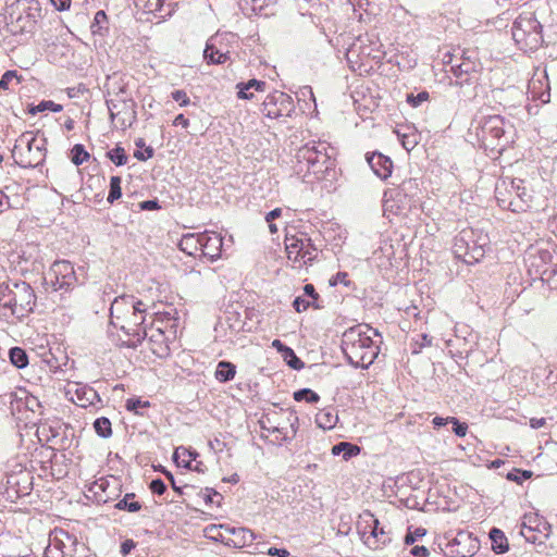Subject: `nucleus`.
Returning a JSON list of instances; mask_svg holds the SVG:
<instances>
[{
	"mask_svg": "<svg viewBox=\"0 0 557 557\" xmlns=\"http://www.w3.org/2000/svg\"><path fill=\"white\" fill-rule=\"evenodd\" d=\"M108 158L117 166L124 165L127 162V156L124 148L116 146L107 152Z\"/></svg>",
	"mask_w": 557,
	"mask_h": 557,
	"instance_id": "obj_38",
	"label": "nucleus"
},
{
	"mask_svg": "<svg viewBox=\"0 0 557 557\" xmlns=\"http://www.w3.org/2000/svg\"><path fill=\"white\" fill-rule=\"evenodd\" d=\"M490 539L492 541V549L496 554H504L509 549L507 537L502 530L493 528L490 532Z\"/></svg>",
	"mask_w": 557,
	"mask_h": 557,
	"instance_id": "obj_26",
	"label": "nucleus"
},
{
	"mask_svg": "<svg viewBox=\"0 0 557 557\" xmlns=\"http://www.w3.org/2000/svg\"><path fill=\"white\" fill-rule=\"evenodd\" d=\"M223 247V239L220 234L215 232L205 231L201 233V249L202 257L210 261H215L221 257Z\"/></svg>",
	"mask_w": 557,
	"mask_h": 557,
	"instance_id": "obj_14",
	"label": "nucleus"
},
{
	"mask_svg": "<svg viewBox=\"0 0 557 557\" xmlns=\"http://www.w3.org/2000/svg\"><path fill=\"white\" fill-rule=\"evenodd\" d=\"M449 423L453 424V431L457 436L462 437L467 434V431H468L467 423L460 422L458 419H456L454 417L450 418Z\"/></svg>",
	"mask_w": 557,
	"mask_h": 557,
	"instance_id": "obj_47",
	"label": "nucleus"
},
{
	"mask_svg": "<svg viewBox=\"0 0 557 557\" xmlns=\"http://www.w3.org/2000/svg\"><path fill=\"white\" fill-rule=\"evenodd\" d=\"M135 494L129 493L126 494L123 499L119 500L115 505L116 509L127 510L129 512H137L141 509V504L139 502L134 500Z\"/></svg>",
	"mask_w": 557,
	"mask_h": 557,
	"instance_id": "obj_30",
	"label": "nucleus"
},
{
	"mask_svg": "<svg viewBox=\"0 0 557 557\" xmlns=\"http://www.w3.org/2000/svg\"><path fill=\"white\" fill-rule=\"evenodd\" d=\"M110 117L121 129L131 127L136 121V103L133 99L107 101Z\"/></svg>",
	"mask_w": 557,
	"mask_h": 557,
	"instance_id": "obj_10",
	"label": "nucleus"
},
{
	"mask_svg": "<svg viewBox=\"0 0 557 557\" xmlns=\"http://www.w3.org/2000/svg\"><path fill=\"white\" fill-rule=\"evenodd\" d=\"M17 79V75L15 71H7L0 78V89L7 90L9 89L10 84Z\"/></svg>",
	"mask_w": 557,
	"mask_h": 557,
	"instance_id": "obj_48",
	"label": "nucleus"
},
{
	"mask_svg": "<svg viewBox=\"0 0 557 557\" xmlns=\"http://www.w3.org/2000/svg\"><path fill=\"white\" fill-rule=\"evenodd\" d=\"M282 357L284 361L295 370H300L305 367V363L296 356L290 347L283 350Z\"/></svg>",
	"mask_w": 557,
	"mask_h": 557,
	"instance_id": "obj_36",
	"label": "nucleus"
},
{
	"mask_svg": "<svg viewBox=\"0 0 557 557\" xmlns=\"http://www.w3.org/2000/svg\"><path fill=\"white\" fill-rule=\"evenodd\" d=\"M377 331L368 325H357L346 330L342 337V350L348 362L355 368L368 369L380 352V347L368 334Z\"/></svg>",
	"mask_w": 557,
	"mask_h": 557,
	"instance_id": "obj_2",
	"label": "nucleus"
},
{
	"mask_svg": "<svg viewBox=\"0 0 557 557\" xmlns=\"http://www.w3.org/2000/svg\"><path fill=\"white\" fill-rule=\"evenodd\" d=\"M30 479L29 473L26 471H21L18 475L10 474L7 476V485L10 487H15L20 485L21 480L23 482H27Z\"/></svg>",
	"mask_w": 557,
	"mask_h": 557,
	"instance_id": "obj_44",
	"label": "nucleus"
},
{
	"mask_svg": "<svg viewBox=\"0 0 557 557\" xmlns=\"http://www.w3.org/2000/svg\"><path fill=\"white\" fill-rule=\"evenodd\" d=\"M511 32L518 44L527 41V45L536 46L542 41V25L531 12L520 14L513 22Z\"/></svg>",
	"mask_w": 557,
	"mask_h": 557,
	"instance_id": "obj_8",
	"label": "nucleus"
},
{
	"mask_svg": "<svg viewBox=\"0 0 557 557\" xmlns=\"http://www.w3.org/2000/svg\"><path fill=\"white\" fill-rule=\"evenodd\" d=\"M149 488L157 495H162L166 491V485L161 479H154L150 482Z\"/></svg>",
	"mask_w": 557,
	"mask_h": 557,
	"instance_id": "obj_51",
	"label": "nucleus"
},
{
	"mask_svg": "<svg viewBox=\"0 0 557 557\" xmlns=\"http://www.w3.org/2000/svg\"><path fill=\"white\" fill-rule=\"evenodd\" d=\"M310 306V302L302 297H296L293 307L297 312L305 311Z\"/></svg>",
	"mask_w": 557,
	"mask_h": 557,
	"instance_id": "obj_55",
	"label": "nucleus"
},
{
	"mask_svg": "<svg viewBox=\"0 0 557 557\" xmlns=\"http://www.w3.org/2000/svg\"><path fill=\"white\" fill-rule=\"evenodd\" d=\"M347 276L348 274L346 272H338L331 281V285H336V284H345V285H348V281H347Z\"/></svg>",
	"mask_w": 557,
	"mask_h": 557,
	"instance_id": "obj_61",
	"label": "nucleus"
},
{
	"mask_svg": "<svg viewBox=\"0 0 557 557\" xmlns=\"http://www.w3.org/2000/svg\"><path fill=\"white\" fill-rule=\"evenodd\" d=\"M172 98H173V100L178 102L181 107H186V106H188L190 103V99L187 96V94L184 90H181V89L174 90L172 92Z\"/></svg>",
	"mask_w": 557,
	"mask_h": 557,
	"instance_id": "obj_50",
	"label": "nucleus"
},
{
	"mask_svg": "<svg viewBox=\"0 0 557 557\" xmlns=\"http://www.w3.org/2000/svg\"><path fill=\"white\" fill-rule=\"evenodd\" d=\"M178 247L189 256H197L201 249V233L184 234L178 243Z\"/></svg>",
	"mask_w": 557,
	"mask_h": 557,
	"instance_id": "obj_19",
	"label": "nucleus"
},
{
	"mask_svg": "<svg viewBox=\"0 0 557 557\" xmlns=\"http://www.w3.org/2000/svg\"><path fill=\"white\" fill-rule=\"evenodd\" d=\"M36 295L32 286L23 281H8L0 284V307L11 315L22 319L33 312Z\"/></svg>",
	"mask_w": 557,
	"mask_h": 557,
	"instance_id": "obj_4",
	"label": "nucleus"
},
{
	"mask_svg": "<svg viewBox=\"0 0 557 557\" xmlns=\"http://www.w3.org/2000/svg\"><path fill=\"white\" fill-rule=\"evenodd\" d=\"M530 476H531V472L527 471V470H524V471L516 470L515 472H509L507 474L508 480L517 482V483H522L523 480H527Z\"/></svg>",
	"mask_w": 557,
	"mask_h": 557,
	"instance_id": "obj_49",
	"label": "nucleus"
},
{
	"mask_svg": "<svg viewBox=\"0 0 557 557\" xmlns=\"http://www.w3.org/2000/svg\"><path fill=\"white\" fill-rule=\"evenodd\" d=\"M134 157L139 161H146L153 157V149H152V147L149 146V147H145L144 151L136 150L134 152Z\"/></svg>",
	"mask_w": 557,
	"mask_h": 557,
	"instance_id": "obj_54",
	"label": "nucleus"
},
{
	"mask_svg": "<svg viewBox=\"0 0 557 557\" xmlns=\"http://www.w3.org/2000/svg\"><path fill=\"white\" fill-rule=\"evenodd\" d=\"M294 399L296 401L305 400L307 403L314 404L320 400V396L310 388H301L294 393Z\"/></svg>",
	"mask_w": 557,
	"mask_h": 557,
	"instance_id": "obj_34",
	"label": "nucleus"
},
{
	"mask_svg": "<svg viewBox=\"0 0 557 557\" xmlns=\"http://www.w3.org/2000/svg\"><path fill=\"white\" fill-rule=\"evenodd\" d=\"M173 125L178 126L181 125L183 128H187L189 126V120L184 116V114H178L174 121Z\"/></svg>",
	"mask_w": 557,
	"mask_h": 557,
	"instance_id": "obj_64",
	"label": "nucleus"
},
{
	"mask_svg": "<svg viewBox=\"0 0 557 557\" xmlns=\"http://www.w3.org/2000/svg\"><path fill=\"white\" fill-rule=\"evenodd\" d=\"M317 249L313 247L311 239L306 237L304 238V250H301V256H299V265L307 264L311 262L315 258Z\"/></svg>",
	"mask_w": 557,
	"mask_h": 557,
	"instance_id": "obj_32",
	"label": "nucleus"
},
{
	"mask_svg": "<svg viewBox=\"0 0 557 557\" xmlns=\"http://www.w3.org/2000/svg\"><path fill=\"white\" fill-rule=\"evenodd\" d=\"M512 196V189L510 188L508 180L504 178L496 183L495 197L502 208L511 210L515 206V199L511 198Z\"/></svg>",
	"mask_w": 557,
	"mask_h": 557,
	"instance_id": "obj_18",
	"label": "nucleus"
},
{
	"mask_svg": "<svg viewBox=\"0 0 557 557\" xmlns=\"http://www.w3.org/2000/svg\"><path fill=\"white\" fill-rule=\"evenodd\" d=\"M136 547V543L133 541V540H125L122 544H121V554L123 556H126L128 555L132 549H134Z\"/></svg>",
	"mask_w": 557,
	"mask_h": 557,
	"instance_id": "obj_59",
	"label": "nucleus"
},
{
	"mask_svg": "<svg viewBox=\"0 0 557 557\" xmlns=\"http://www.w3.org/2000/svg\"><path fill=\"white\" fill-rule=\"evenodd\" d=\"M532 516H524L522 522L519 524V534L529 543H536L540 540L539 533L535 528L530 525Z\"/></svg>",
	"mask_w": 557,
	"mask_h": 557,
	"instance_id": "obj_27",
	"label": "nucleus"
},
{
	"mask_svg": "<svg viewBox=\"0 0 557 557\" xmlns=\"http://www.w3.org/2000/svg\"><path fill=\"white\" fill-rule=\"evenodd\" d=\"M62 109H63L62 106L59 104V103H55V102H53L51 100H44L38 106L32 108L29 110V112L32 114H36L38 112H42V111H46V110H50L52 112H60V111H62Z\"/></svg>",
	"mask_w": 557,
	"mask_h": 557,
	"instance_id": "obj_39",
	"label": "nucleus"
},
{
	"mask_svg": "<svg viewBox=\"0 0 557 557\" xmlns=\"http://www.w3.org/2000/svg\"><path fill=\"white\" fill-rule=\"evenodd\" d=\"M425 534V530L418 528L414 530V533L408 532L405 536V543L407 545H411L416 542L417 537H421Z\"/></svg>",
	"mask_w": 557,
	"mask_h": 557,
	"instance_id": "obj_53",
	"label": "nucleus"
},
{
	"mask_svg": "<svg viewBox=\"0 0 557 557\" xmlns=\"http://www.w3.org/2000/svg\"><path fill=\"white\" fill-rule=\"evenodd\" d=\"M267 83L258 79H250L247 83H238L236 85L237 88V97L239 99L250 100L253 98V94L250 90L264 91Z\"/></svg>",
	"mask_w": 557,
	"mask_h": 557,
	"instance_id": "obj_21",
	"label": "nucleus"
},
{
	"mask_svg": "<svg viewBox=\"0 0 557 557\" xmlns=\"http://www.w3.org/2000/svg\"><path fill=\"white\" fill-rule=\"evenodd\" d=\"M141 210H157L160 208L158 200H145L139 203Z\"/></svg>",
	"mask_w": 557,
	"mask_h": 557,
	"instance_id": "obj_60",
	"label": "nucleus"
},
{
	"mask_svg": "<svg viewBox=\"0 0 557 557\" xmlns=\"http://www.w3.org/2000/svg\"><path fill=\"white\" fill-rule=\"evenodd\" d=\"M236 366L230 361H220L216 366L214 376L221 383H226L234 379Z\"/></svg>",
	"mask_w": 557,
	"mask_h": 557,
	"instance_id": "obj_25",
	"label": "nucleus"
},
{
	"mask_svg": "<svg viewBox=\"0 0 557 557\" xmlns=\"http://www.w3.org/2000/svg\"><path fill=\"white\" fill-rule=\"evenodd\" d=\"M407 131L408 132H404V134H400L399 132L397 134L398 137L400 138L403 147L407 151H411L419 144L420 135L412 127L408 126Z\"/></svg>",
	"mask_w": 557,
	"mask_h": 557,
	"instance_id": "obj_28",
	"label": "nucleus"
},
{
	"mask_svg": "<svg viewBox=\"0 0 557 557\" xmlns=\"http://www.w3.org/2000/svg\"><path fill=\"white\" fill-rule=\"evenodd\" d=\"M164 475L166 476V479L171 482V485H172V488L178 493V494H184V490L186 488H193V486L190 485H184L183 487L182 486H177L176 483H175V480H174V476L173 474L170 472V471H166L164 470L163 471Z\"/></svg>",
	"mask_w": 557,
	"mask_h": 557,
	"instance_id": "obj_52",
	"label": "nucleus"
},
{
	"mask_svg": "<svg viewBox=\"0 0 557 557\" xmlns=\"http://www.w3.org/2000/svg\"><path fill=\"white\" fill-rule=\"evenodd\" d=\"M360 454V447L349 442H339L332 447V455L343 456L344 460H349Z\"/></svg>",
	"mask_w": 557,
	"mask_h": 557,
	"instance_id": "obj_24",
	"label": "nucleus"
},
{
	"mask_svg": "<svg viewBox=\"0 0 557 557\" xmlns=\"http://www.w3.org/2000/svg\"><path fill=\"white\" fill-rule=\"evenodd\" d=\"M69 393H73L71 397L73 403L83 408L95 405L97 401H101L98 393L87 385L75 384L74 391L69 389Z\"/></svg>",
	"mask_w": 557,
	"mask_h": 557,
	"instance_id": "obj_16",
	"label": "nucleus"
},
{
	"mask_svg": "<svg viewBox=\"0 0 557 557\" xmlns=\"http://www.w3.org/2000/svg\"><path fill=\"white\" fill-rule=\"evenodd\" d=\"M326 143L310 141L300 147L296 153L297 173L304 176L312 175L315 180H325L334 172V160L327 154Z\"/></svg>",
	"mask_w": 557,
	"mask_h": 557,
	"instance_id": "obj_3",
	"label": "nucleus"
},
{
	"mask_svg": "<svg viewBox=\"0 0 557 557\" xmlns=\"http://www.w3.org/2000/svg\"><path fill=\"white\" fill-rule=\"evenodd\" d=\"M509 185L512 189V195L517 198L515 199V206L511 208V211H525V209L530 207L531 195L528 194L527 188L523 186V181L510 180Z\"/></svg>",
	"mask_w": 557,
	"mask_h": 557,
	"instance_id": "obj_17",
	"label": "nucleus"
},
{
	"mask_svg": "<svg viewBox=\"0 0 557 557\" xmlns=\"http://www.w3.org/2000/svg\"><path fill=\"white\" fill-rule=\"evenodd\" d=\"M410 554L414 557H429L430 552L425 546L417 545L410 549Z\"/></svg>",
	"mask_w": 557,
	"mask_h": 557,
	"instance_id": "obj_56",
	"label": "nucleus"
},
{
	"mask_svg": "<svg viewBox=\"0 0 557 557\" xmlns=\"http://www.w3.org/2000/svg\"><path fill=\"white\" fill-rule=\"evenodd\" d=\"M9 357L11 360V363L18 368L23 369L28 364V357L24 349L20 347H13L9 350Z\"/></svg>",
	"mask_w": 557,
	"mask_h": 557,
	"instance_id": "obj_29",
	"label": "nucleus"
},
{
	"mask_svg": "<svg viewBox=\"0 0 557 557\" xmlns=\"http://www.w3.org/2000/svg\"><path fill=\"white\" fill-rule=\"evenodd\" d=\"M137 4L144 3L145 11L149 13L161 11L164 0H136Z\"/></svg>",
	"mask_w": 557,
	"mask_h": 557,
	"instance_id": "obj_43",
	"label": "nucleus"
},
{
	"mask_svg": "<svg viewBox=\"0 0 557 557\" xmlns=\"http://www.w3.org/2000/svg\"><path fill=\"white\" fill-rule=\"evenodd\" d=\"M292 102V98L285 92L274 91L265 97L261 106V112L270 119L289 115Z\"/></svg>",
	"mask_w": 557,
	"mask_h": 557,
	"instance_id": "obj_12",
	"label": "nucleus"
},
{
	"mask_svg": "<svg viewBox=\"0 0 557 557\" xmlns=\"http://www.w3.org/2000/svg\"><path fill=\"white\" fill-rule=\"evenodd\" d=\"M220 529H223L226 534L231 535L228 537H225L224 534H220L222 541L227 546L236 548L250 546L256 539V534L251 530L246 528L220 525Z\"/></svg>",
	"mask_w": 557,
	"mask_h": 557,
	"instance_id": "obj_13",
	"label": "nucleus"
},
{
	"mask_svg": "<svg viewBox=\"0 0 557 557\" xmlns=\"http://www.w3.org/2000/svg\"><path fill=\"white\" fill-rule=\"evenodd\" d=\"M150 349L159 358H164L170 354V347L164 341V334L160 330L149 336Z\"/></svg>",
	"mask_w": 557,
	"mask_h": 557,
	"instance_id": "obj_22",
	"label": "nucleus"
},
{
	"mask_svg": "<svg viewBox=\"0 0 557 557\" xmlns=\"http://www.w3.org/2000/svg\"><path fill=\"white\" fill-rule=\"evenodd\" d=\"M36 138L30 133H24L22 134L14 145L13 151H16L18 147L26 146L28 152H32L33 148L35 147Z\"/></svg>",
	"mask_w": 557,
	"mask_h": 557,
	"instance_id": "obj_41",
	"label": "nucleus"
},
{
	"mask_svg": "<svg viewBox=\"0 0 557 557\" xmlns=\"http://www.w3.org/2000/svg\"><path fill=\"white\" fill-rule=\"evenodd\" d=\"M361 541L371 549H382L392 542L391 532L381 525L370 510H363L357 521Z\"/></svg>",
	"mask_w": 557,
	"mask_h": 557,
	"instance_id": "obj_6",
	"label": "nucleus"
},
{
	"mask_svg": "<svg viewBox=\"0 0 557 557\" xmlns=\"http://www.w3.org/2000/svg\"><path fill=\"white\" fill-rule=\"evenodd\" d=\"M419 337L420 341L417 339L414 342L412 354H419L423 347H429L432 345V338L428 334H420Z\"/></svg>",
	"mask_w": 557,
	"mask_h": 557,
	"instance_id": "obj_46",
	"label": "nucleus"
},
{
	"mask_svg": "<svg viewBox=\"0 0 557 557\" xmlns=\"http://www.w3.org/2000/svg\"><path fill=\"white\" fill-rule=\"evenodd\" d=\"M51 2L59 11H64L71 5V0H51Z\"/></svg>",
	"mask_w": 557,
	"mask_h": 557,
	"instance_id": "obj_63",
	"label": "nucleus"
},
{
	"mask_svg": "<svg viewBox=\"0 0 557 557\" xmlns=\"http://www.w3.org/2000/svg\"><path fill=\"white\" fill-rule=\"evenodd\" d=\"M304 238L305 235L301 234L298 236H286L285 238V249L287 252L288 260L293 262L299 261V256H301V250H304Z\"/></svg>",
	"mask_w": 557,
	"mask_h": 557,
	"instance_id": "obj_23",
	"label": "nucleus"
},
{
	"mask_svg": "<svg viewBox=\"0 0 557 557\" xmlns=\"http://www.w3.org/2000/svg\"><path fill=\"white\" fill-rule=\"evenodd\" d=\"M478 136L485 148L495 149L505 135V121L500 115L483 116L479 121Z\"/></svg>",
	"mask_w": 557,
	"mask_h": 557,
	"instance_id": "obj_9",
	"label": "nucleus"
},
{
	"mask_svg": "<svg viewBox=\"0 0 557 557\" xmlns=\"http://www.w3.org/2000/svg\"><path fill=\"white\" fill-rule=\"evenodd\" d=\"M446 63L450 64V71L456 76L458 84H476L481 63L475 50H463L459 59L456 55H450Z\"/></svg>",
	"mask_w": 557,
	"mask_h": 557,
	"instance_id": "obj_7",
	"label": "nucleus"
},
{
	"mask_svg": "<svg viewBox=\"0 0 557 557\" xmlns=\"http://www.w3.org/2000/svg\"><path fill=\"white\" fill-rule=\"evenodd\" d=\"M50 284L54 290H67L77 281L74 267L67 260L54 261L50 268Z\"/></svg>",
	"mask_w": 557,
	"mask_h": 557,
	"instance_id": "obj_11",
	"label": "nucleus"
},
{
	"mask_svg": "<svg viewBox=\"0 0 557 557\" xmlns=\"http://www.w3.org/2000/svg\"><path fill=\"white\" fill-rule=\"evenodd\" d=\"M183 455L181 454L180 448H177L175 450V453H174V460L176 461L177 466H182L184 468L191 469V460L190 459H185V458L180 460V458Z\"/></svg>",
	"mask_w": 557,
	"mask_h": 557,
	"instance_id": "obj_58",
	"label": "nucleus"
},
{
	"mask_svg": "<svg viewBox=\"0 0 557 557\" xmlns=\"http://www.w3.org/2000/svg\"><path fill=\"white\" fill-rule=\"evenodd\" d=\"M121 177L120 176H112L110 180V191L108 195V202L113 203L115 200L120 199L122 196V189H121Z\"/></svg>",
	"mask_w": 557,
	"mask_h": 557,
	"instance_id": "obj_35",
	"label": "nucleus"
},
{
	"mask_svg": "<svg viewBox=\"0 0 557 557\" xmlns=\"http://www.w3.org/2000/svg\"><path fill=\"white\" fill-rule=\"evenodd\" d=\"M268 555H270V556H277V557H288L290 554L285 548L271 547L268 550Z\"/></svg>",
	"mask_w": 557,
	"mask_h": 557,
	"instance_id": "obj_62",
	"label": "nucleus"
},
{
	"mask_svg": "<svg viewBox=\"0 0 557 557\" xmlns=\"http://www.w3.org/2000/svg\"><path fill=\"white\" fill-rule=\"evenodd\" d=\"M429 99V92L428 91H421L418 95L409 94L407 95V102L413 107H419L422 102L426 101Z\"/></svg>",
	"mask_w": 557,
	"mask_h": 557,
	"instance_id": "obj_45",
	"label": "nucleus"
},
{
	"mask_svg": "<svg viewBox=\"0 0 557 557\" xmlns=\"http://www.w3.org/2000/svg\"><path fill=\"white\" fill-rule=\"evenodd\" d=\"M94 429L96 433L103 438H108L112 435L111 421L106 417L96 419Z\"/></svg>",
	"mask_w": 557,
	"mask_h": 557,
	"instance_id": "obj_31",
	"label": "nucleus"
},
{
	"mask_svg": "<svg viewBox=\"0 0 557 557\" xmlns=\"http://www.w3.org/2000/svg\"><path fill=\"white\" fill-rule=\"evenodd\" d=\"M150 403L140 398H128L125 404V408L128 411L141 414L140 409L148 408Z\"/></svg>",
	"mask_w": 557,
	"mask_h": 557,
	"instance_id": "obj_40",
	"label": "nucleus"
},
{
	"mask_svg": "<svg viewBox=\"0 0 557 557\" xmlns=\"http://www.w3.org/2000/svg\"><path fill=\"white\" fill-rule=\"evenodd\" d=\"M336 421L337 416L330 411H321L315 417L317 424L324 430L332 429L336 424Z\"/></svg>",
	"mask_w": 557,
	"mask_h": 557,
	"instance_id": "obj_33",
	"label": "nucleus"
},
{
	"mask_svg": "<svg viewBox=\"0 0 557 557\" xmlns=\"http://www.w3.org/2000/svg\"><path fill=\"white\" fill-rule=\"evenodd\" d=\"M367 162L372 169L373 173L381 180H386L391 176L393 170V161L391 158L380 153L372 152L366 156Z\"/></svg>",
	"mask_w": 557,
	"mask_h": 557,
	"instance_id": "obj_15",
	"label": "nucleus"
},
{
	"mask_svg": "<svg viewBox=\"0 0 557 557\" xmlns=\"http://www.w3.org/2000/svg\"><path fill=\"white\" fill-rule=\"evenodd\" d=\"M487 244L486 235L476 234L472 228H465L455 237L454 253L465 263L474 264L484 257Z\"/></svg>",
	"mask_w": 557,
	"mask_h": 557,
	"instance_id": "obj_5",
	"label": "nucleus"
},
{
	"mask_svg": "<svg viewBox=\"0 0 557 557\" xmlns=\"http://www.w3.org/2000/svg\"><path fill=\"white\" fill-rule=\"evenodd\" d=\"M147 306L132 295L115 297L110 307V322L134 338L133 345L148 336L145 324Z\"/></svg>",
	"mask_w": 557,
	"mask_h": 557,
	"instance_id": "obj_1",
	"label": "nucleus"
},
{
	"mask_svg": "<svg viewBox=\"0 0 557 557\" xmlns=\"http://www.w3.org/2000/svg\"><path fill=\"white\" fill-rule=\"evenodd\" d=\"M89 158V153L85 150L84 146L76 144L71 150V160L75 165L83 164Z\"/></svg>",
	"mask_w": 557,
	"mask_h": 557,
	"instance_id": "obj_37",
	"label": "nucleus"
},
{
	"mask_svg": "<svg viewBox=\"0 0 557 557\" xmlns=\"http://www.w3.org/2000/svg\"><path fill=\"white\" fill-rule=\"evenodd\" d=\"M214 38H211L205 48L203 58L208 63L211 64H223L230 59L228 51H222L218 49L213 44Z\"/></svg>",
	"mask_w": 557,
	"mask_h": 557,
	"instance_id": "obj_20",
	"label": "nucleus"
},
{
	"mask_svg": "<svg viewBox=\"0 0 557 557\" xmlns=\"http://www.w3.org/2000/svg\"><path fill=\"white\" fill-rule=\"evenodd\" d=\"M107 23V14L104 11H98L95 14L94 22L91 24L92 34H101V30L104 28V24Z\"/></svg>",
	"mask_w": 557,
	"mask_h": 557,
	"instance_id": "obj_42",
	"label": "nucleus"
},
{
	"mask_svg": "<svg viewBox=\"0 0 557 557\" xmlns=\"http://www.w3.org/2000/svg\"><path fill=\"white\" fill-rule=\"evenodd\" d=\"M201 496L207 505L213 504V496H219L218 492H215L213 488L207 487L205 491L201 492Z\"/></svg>",
	"mask_w": 557,
	"mask_h": 557,
	"instance_id": "obj_57",
	"label": "nucleus"
}]
</instances>
